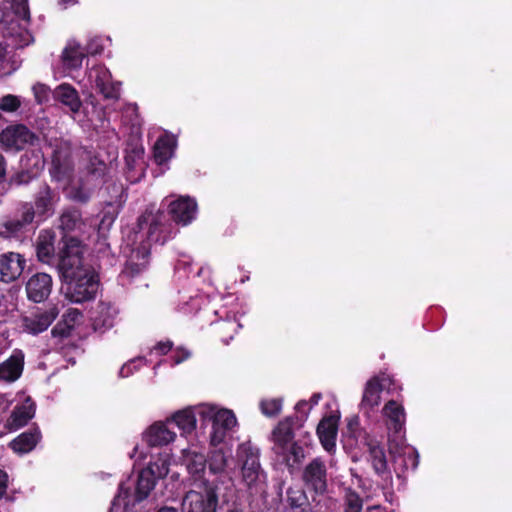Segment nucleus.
I'll list each match as a JSON object with an SVG mask.
<instances>
[{"mask_svg": "<svg viewBox=\"0 0 512 512\" xmlns=\"http://www.w3.org/2000/svg\"><path fill=\"white\" fill-rule=\"evenodd\" d=\"M20 106L21 101L18 96L7 94L0 99V110L3 112H15Z\"/></svg>", "mask_w": 512, "mask_h": 512, "instance_id": "obj_36", "label": "nucleus"}, {"mask_svg": "<svg viewBox=\"0 0 512 512\" xmlns=\"http://www.w3.org/2000/svg\"><path fill=\"white\" fill-rule=\"evenodd\" d=\"M36 179V176L19 168L9 177L7 180V186L9 189L24 187L28 186L32 181Z\"/></svg>", "mask_w": 512, "mask_h": 512, "instance_id": "obj_32", "label": "nucleus"}, {"mask_svg": "<svg viewBox=\"0 0 512 512\" xmlns=\"http://www.w3.org/2000/svg\"><path fill=\"white\" fill-rule=\"evenodd\" d=\"M304 480L316 493H324L327 484L326 470L323 463L319 460L312 461L305 469Z\"/></svg>", "mask_w": 512, "mask_h": 512, "instance_id": "obj_21", "label": "nucleus"}, {"mask_svg": "<svg viewBox=\"0 0 512 512\" xmlns=\"http://www.w3.org/2000/svg\"><path fill=\"white\" fill-rule=\"evenodd\" d=\"M157 512H177V510L173 507H163L159 509Z\"/></svg>", "mask_w": 512, "mask_h": 512, "instance_id": "obj_55", "label": "nucleus"}, {"mask_svg": "<svg viewBox=\"0 0 512 512\" xmlns=\"http://www.w3.org/2000/svg\"><path fill=\"white\" fill-rule=\"evenodd\" d=\"M45 167L44 155L40 148L26 150L20 157L19 168L36 176L41 175Z\"/></svg>", "mask_w": 512, "mask_h": 512, "instance_id": "obj_23", "label": "nucleus"}, {"mask_svg": "<svg viewBox=\"0 0 512 512\" xmlns=\"http://www.w3.org/2000/svg\"><path fill=\"white\" fill-rule=\"evenodd\" d=\"M11 8L18 18L27 22L30 20L28 0H12Z\"/></svg>", "mask_w": 512, "mask_h": 512, "instance_id": "obj_37", "label": "nucleus"}, {"mask_svg": "<svg viewBox=\"0 0 512 512\" xmlns=\"http://www.w3.org/2000/svg\"><path fill=\"white\" fill-rule=\"evenodd\" d=\"M126 162H127L128 165H130L128 157H126Z\"/></svg>", "mask_w": 512, "mask_h": 512, "instance_id": "obj_61", "label": "nucleus"}, {"mask_svg": "<svg viewBox=\"0 0 512 512\" xmlns=\"http://www.w3.org/2000/svg\"><path fill=\"white\" fill-rule=\"evenodd\" d=\"M169 468L166 459L151 463L143 469L136 480L128 479L120 485L118 495L115 497L111 512H132V508L146 499L155 486V480L168 474Z\"/></svg>", "mask_w": 512, "mask_h": 512, "instance_id": "obj_4", "label": "nucleus"}, {"mask_svg": "<svg viewBox=\"0 0 512 512\" xmlns=\"http://www.w3.org/2000/svg\"><path fill=\"white\" fill-rule=\"evenodd\" d=\"M307 406H308V402L306 400H300L296 404L295 409L298 413L301 414V417H297V416L294 417L295 421L304 422L308 418L311 408L310 407L307 408Z\"/></svg>", "mask_w": 512, "mask_h": 512, "instance_id": "obj_46", "label": "nucleus"}, {"mask_svg": "<svg viewBox=\"0 0 512 512\" xmlns=\"http://www.w3.org/2000/svg\"><path fill=\"white\" fill-rule=\"evenodd\" d=\"M383 390L382 384L380 383V379L376 376L369 379L366 383L361 406L367 407L368 409H373L378 406L381 399V392Z\"/></svg>", "mask_w": 512, "mask_h": 512, "instance_id": "obj_26", "label": "nucleus"}, {"mask_svg": "<svg viewBox=\"0 0 512 512\" xmlns=\"http://www.w3.org/2000/svg\"><path fill=\"white\" fill-rule=\"evenodd\" d=\"M294 425V416H288L272 430L271 438L278 448H303L300 441H295Z\"/></svg>", "mask_w": 512, "mask_h": 512, "instance_id": "obj_18", "label": "nucleus"}, {"mask_svg": "<svg viewBox=\"0 0 512 512\" xmlns=\"http://www.w3.org/2000/svg\"><path fill=\"white\" fill-rule=\"evenodd\" d=\"M58 314L59 310L56 306H53L43 313L36 315L34 318H26L25 325L31 333L39 334L52 324Z\"/></svg>", "mask_w": 512, "mask_h": 512, "instance_id": "obj_24", "label": "nucleus"}, {"mask_svg": "<svg viewBox=\"0 0 512 512\" xmlns=\"http://www.w3.org/2000/svg\"><path fill=\"white\" fill-rule=\"evenodd\" d=\"M71 198L75 202L86 204L91 198V193L83 187H78L72 191Z\"/></svg>", "mask_w": 512, "mask_h": 512, "instance_id": "obj_44", "label": "nucleus"}, {"mask_svg": "<svg viewBox=\"0 0 512 512\" xmlns=\"http://www.w3.org/2000/svg\"><path fill=\"white\" fill-rule=\"evenodd\" d=\"M9 476L8 474L0 469V499L6 494L8 487Z\"/></svg>", "mask_w": 512, "mask_h": 512, "instance_id": "obj_51", "label": "nucleus"}, {"mask_svg": "<svg viewBox=\"0 0 512 512\" xmlns=\"http://www.w3.org/2000/svg\"><path fill=\"white\" fill-rule=\"evenodd\" d=\"M73 328L63 320L59 321L51 330L53 337L66 338L71 335Z\"/></svg>", "mask_w": 512, "mask_h": 512, "instance_id": "obj_41", "label": "nucleus"}, {"mask_svg": "<svg viewBox=\"0 0 512 512\" xmlns=\"http://www.w3.org/2000/svg\"><path fill=\"white\" fill-rule=\"evenodd\" d=\"M55 234L51 230H42L36 240V256L43 264L51 265L56 259Z\"/></svg>", "mask_w": 512, "mask_h": 512, "instance_id": "obj_20", "label": "nucleus"}, {"mask_svg": "<svg viewBox=\"0 0 512 512\" xmlns=\"http://www.w3.org/2000/svg\"><path fill=\"white\" fill-rule=\"evenodd\" d=\"M82 314L77 309H69L66 313L63 314L62 319L65 323L69 324L72 328H74L75 323L81 317Z\"/></svg>", "mask_w": 512, "mask_h": 512, "instance_id": "obj_47", "label": "nucleus"}, {"mask_svg": "<svg viewBox=\"0 0 512 512\" xmlns=\"http://www.w3.org/2000/svg\"><path fill=\"white\" fill-rule=\"evenodd\" d=\"M20 454L23 453V452H27L28 450H22V449H19L17 450Z\"/></svg>", "mask_w": 512, "mask_h": 512, "instance_id": "obj_60", "label": "nucleus"}, {"mask_svg": "<svg viewBox=\"0 0 512 512\" xmlns=\"http://www.w3.org/2000/svg\"><path fill=\"white\" fill-rule=\"evenodd\" d=\"M196 212L197 203L188 196L171 201L167 211L149 207L137 219L136 238L145 235L150 242L164 245L177 235L178 225L186 226L195 219Z\"/></svg>", "mask_w": 512, "mask_h": 512, "instance_id": "obj_1", "label": "nucleus"}, {"mask_svg": "<svg viewBox=\"0 0 512 512\" xmlns=\"http://www.w3.org/2000/svg\"><path fill=\"white\" fill-rule=\"evenodd\" d=\"M133 234L134 243L139 241V244L131 250V254L120 273L119 277L122 281L126 280L131 282L146 270L149 263L151 245L153 242H150L145 235L143 237L138 235V238H136L135 227L133 228Z\"/></svg>", "mask_w": 512, "mask_h": 512, "instance_id": "obj_8", "label": "nucleus"}, {"mask_svg": "<svg viewBox=\"0 0 512 512\" xmlns=\"http://www.w3.org/2000/svg\"><path fill=\"white\" fill-rule=\"evenodd\" d=\"M261 412L268 417L277 416L282 409V400L280 398L264 399L260 402Z\"/></svg>", "mask_w": 512, "mask_h": 512, "instance_id": "obj_34", "label": "nucleus"}, {"mask_svg": "<svg viewBox=\"0 0 512 512\" xmlns=\"http://www.w3.org/2000/svg\"><path fill=\"white\" fill-rule=\"evenodd\" d=\"M176 140L170 136L159 137L153 147V157L158 165L167 163L173 156Z\"/></svg>", "mask_w": 512, "mask_h": 512, "instance_id": "obj_25", "label": "nucleus"}, {"mask_svg": "<svg viewBox=\"0 0 512 512\" xmlns=\"http://www.w3.org/2000/svg\"><path fill=\"white\" fill-rule=\"evenodd\" d=\"M340 442L342 448H381L379 441L361 426L360 417L357 414L345 418Z\"/></svg>", "mask_w": 512, "mask_h": 512, "instance_id": "obj_7", "label": "nucleus"}, {"mask_svg": "<svg viewBox=\"0 0 512 512\" xmlns=\"http://www.w3.org/2000/svg\"><path fill=\"white\" fill-rule=\"evenodd\" d=\"M41 439L40 431L37 429L21 433L9 444V448H35Z\"/></svg>", "mask_w": 512, "mask_h": 512, "instance_id": "obj_30", "label": "nucleus"}, {"mask_svg": "<svg viewBox=\"0 0 512 512\" xmlns=\"http://www.w3.org/2000/svg\"><path fill=\"white\" fill-rule=\"evenodd\" d=\"M108 170V166L104 160L100 159L99 156L94 155L90 157L87 165V172L89 175L96 179L102 178Z\"/></svg>", "mask_w": 512, "mask_h": 512, "instance_id": "obj_33", "label": "nucleus"}, {"mask_svg": "<svg viewBox=\"0 0 512 512\" xmlns=\"http://www.w3.org/2000/svg\"><path fill=\"white\" fill-rule=\"evenodd\" d=\"M6 175V160L4 156L0 153V178H3Z\"/></svg>", "mask_w": 512, "mask_h": 512, "instance_id": "obj_54", "label": "nucleus"}, {"mask_svg": "<svg viewBox=\"0 0 512 512\" xmlns=\"http://www.w3.org/2000/svg\"><path fill=\"white\" fill-rule=\"evenodd\" d=\"M260 465L256 457L251 456L246 459L242 467V475L244 482L249 486H253L259 479Z\"/></svg>", "mask_w": 512, "mask_h": 512, "instance_id": "obj_31", "label": "nucleus"}, {"mask_svg": "<svg viewBox=\"0 0 512 512\" xmlns=\"http://www.w3.org/2000/svg\"><path fill=\"white\" fill-rule=\"evenodd\" d=\"M34 414L35 403L31 397H27L21 405L15 407L11 417L17 426H24L34 417Z\"/></svg>", "mask_w": 512, "mask_h": 512, "instance_id": "obj_28", "label": "nucleus"}, {"mask_svg": "<svg viewBox=\"0 0 512 512\" xmlns=\"http://www.w3.org/2000/svg\"><path fill=\"white\" fill-rule=\"evenodd\" d=\"M173 348V342L170 340L158 342L151 350L155 351L159 355H167Z\"/></svg>", "mask_w": 512, "mask_h": 512, "instance_id": "obj_49", "label": "nucleus"}, {"mask_svg": "<svg viewBox=\"0 0 512 512\" xmlns=\"http://www.w3.org/2000/svg\"><path fill=\"white\" fill-rule=\"evenodd\" d=\"M89 80L104 99L117 101L120 98L121 82L113 81L111 72L104 65L94 66L89 73Z\"/></svg>", "mask_w": 512, "mask_h": 512, "instance_id": "obj_12", "label": "nucleus"}, {"mask_svg": "<svg viewBox=\"0 0 512 512\" xmlns=\"http://www.w3.org/2000/svg\"><path fill=\"white\" fill-rule=\"evenodd\" d=\"M312 440V435L307 432L303 436V440L298 439L297 441H300V444L302 445L303 448H308L309 446L312 445Z\"/></svg>", "mask_w": 512, "mask_h": 512, "instance_id": "obj_53", "label": "nucleus"}, {"mask_svg": "<svg viewBox=\"0 0 512 512\" xmlns=\"http://www.w3.org/2000/svg\"><path fill=\"white\" fill-rule=\"evenodd\" d=\"M370 512H379L378 509H373L372 511Z\"/></svg>", "mask_w": 512, "mask_h": 512, "instance_id": "obj_62", "label": "nucleus"}, {"mask_svg": "<svg viewBox=\"0 0 512 512\" xmlns=\"http://www.w3.org/2000/svg\"><path fill=\"white\" fill-rule=\"evenodd\" d=\"M382 413L388 429V448H412L406 444L404 406L395 400H389L385 403Z\"/></svg>", "mask_w": 512, "mask_h": 512, "instance_id": "obj_6", "label": "nucleus"}, {"mask_svg": "<svg viewBox=\"0 0 512 512\" xmlns=\"http://www.w3.org/2000/svg\"><path fill=\"white\" fill-rule=\"evenodd\" d=\"M60 228L71 232L82 224V212L79 208L71 206L63 210L59 218Z\"/></svg>", "mask_w": 512, "mask_h": 512, "instance_id": "obj_27", "label": "nucleus"}, {"mask_svg": "<svg viewBox=\"0 0 512 512\" xmlns=\"http://www.w3.org/2000/svg\"><path fill=\"white\" fill-rule=\"evenodd\" d=\"M340 421L339 411H332L319 421L316 434L322 448H335Z\"/></svg>", "mask_w": 512, "mask_h": 512, "instance_id": "obj_15", "label": "nucleus"}, {"mask_svg": "<svg viewBox=\"0 0 512 512\" xmlns=\"http://www.w3.org/2000/svg\"><path fill=\"white\" fill-rule=\"evenodd\" d=\"M201 424L199 427L198 442L199 447L203 448L209 444L216 447L220 444L225 448H249L248 436L242 439L237 418L232 410L214 409L201 410Z\"/></svg>", "mask_w": 512, "mask_h": 512, "instance_id": "obj_3", "label": "nucleus"}, {"mask_svg": "<svg viewBox=\"0 0 512 512\" xmlns=\"http://www.w3.org/2000/svg\"><path fill=\"white\" fill-rule=\"evenodd\" d=\"M116 219L114 213L105 212L99 223V231L109 230Z\"/></svg>", "mask_w": 512, "mask_h": 512, "instance_id": "obj_50", "label": "nucleus"}, {"mask_svg": "<svg viewBox=\"0 0 512 512\" xmlns=\"http://www.w3.org/2000/svg\"><path fill=\"white\" fill-rule=\"evenodd\" d=\"M322 399V394L320 392L314 393L311 398L309 399L308 404L309 407L312 409L314 406H316L319 401Z\"/></svg>", "mask_w": 512, "mask_h": 512, "instance_id": "obj_52", "label": "nucleus"}, {"mask_svg": "<svg viewBox=\"0 0 512 512\" xmlns=\"http://www.w3.org/2000/svg\"><path fill=\"white\" fill-rule=\"evenodd\" d=\"M52 277L47 273H36L26 283L27 298L34 303L44 302L52 291Z\"/></svg>", "mask_w": 512, "mask_h": 512, "instance_id": "obj_16", "label": "nucleus"}, {"mask_svg": "<svg viewBox=\"0 0 512 512\" xmlns=\"http://www.w3.org/2000/svg\"><path fill=\"white\" fill-rule=\"evenodd\" d=\"M26 259L16 252L0 255V279L9 283L18 279L24 271Z\"/></svg>", "mask_w": 512, "mask_h": 512, "instance_id": "obj_17", "label": "nucleus"}, {"mask_svg": "<svg viewBox=\"0 0 512 512\" xmlns=\"http://www.w3.org/2000/svg\"><path fill=\"white\" fill-rule=\"evenodd\" d=\"M25 354L20 349H14L11 355L0 363V380L12 383L18 380L24 370Z\"/></svg>", "mask_w": 512, "mask_h": 512, "instance_id": "obj_19", "label": "nucleus"}, {"mask_svg": "<svg viewBox=\"0 0 512 512\" xmlns=\"http://www.w3.org/2000/svg\"><path fill=\"white\" fill-rule=\"evenodd\" d=\"M62 162H61V159H60V156H59V151L58 150H54L53 152V156H52V167L50 169V174L52 176V178H55L57 180H60L61 179V174H62Z\"/></svg>", "mask_w": 512, "mask_h": 512, "instance_id": "obj_43", "label": "nucleus"}, {"mask_svg": "<svg viewBox=\"0 0 512 512\" xmlns=\"http://www.w3.org/2000/svg\"><path fill=\"white\" fill-rule=\"evenodd\" d=\"M60 200L58 192L47 183H42L33 194L32 201L21 202L13 219L2 224L1 238H19L30 229H36L55 213Z\"/></svg>", "mask_w": 512, "mask_h": 512, "instance_id": "obj_2", "label": "nucleus"}, {"mask_svg": "<svg viewBox=\"0 0 512 512\" xmlns=\"http://www.w3.org/2000/svg\"><path fill=\"white\" fill-rule=\"evenodd\" d=\"M190 356H191V353L187 349H185L183 347H178L174 351V355L172 356L173 364L174 365L181 364L182 362L189 359Z\"/></svg>", "mask_w": 512, "mask_h": 512, "instance_id": "obj_48", "label": "nucleus"}, {"mask_svg": "<svg viewBox=\"0 0 512 512\" xmlns=\"http://www.w3.org/2000/svg\"><path fill=\"white\" fill-rule=\"evenodd\" d=\"M372 456L373 467L376 472L381 473L386 469V458L384 450H370Z\"/></svg>", "mask_w": 512, "mask_h": 512, "instance_id": "obj_40", "label": "nucleus"}, {"mask_svg": "<svg viewBox=\"0 0 512 512\" xmlns=\"http://www.w3.org/2000/svg\"><path fill=\"white\" fill-rule=\"evenodd\" d=\"M83 50H84L86 56L87 55L95 56V55H99L103 52L104 46H103L100 38H93L86 44V47Z\"/></svg>", "mask_w": 512, "mask_h": 512, "instance_id": "obj_42", "label": "nucleus"}, {"mask_svg": "<svg viewBox=\"0 0 512 512\" xmlns=\"http://www.w3.org/2000/svg\"><path fill=\"white\" fill-rule=\"evenodd\" d=\"M75 2L76 0H61V4H63L64 6L68 4H74Z\"/></svg>", "mask_w": 512, "mask_h": 512, "instance_id": "obj_56", "label": "nucleus"}, {"mask_svg": "<svg viewBox=\"0 0 512 512\" xmlns=\"http://www.w3.org/2000/svg\"><path fill=\"white\" fill-rule=\"evenodd\" d=\"M86 54L79 44L67 46L62 53L63 64L69 69H78Z\"/></svg>", "mask_w": 512, "mask_h": 512, "instance_id": "obj_29", "label": "nucleus"}, {"mask_svg": "<svg viewBox=\"0 0 512 512\" xmlns=\"http://www.w3.org/2000/svg\"><path fill=\"white\" fill-rule=\"evenodd\" d=\"M225 325H226V326H234V323H230V322H228V323H225Z\"/></svg>", "mask_w": 512, "mask_h": 512, "instance_id": "obj_59", "label": "nucleus"}, {"mask_svg": "<svg viewBox=\"0 0 512 512\" xmlns=\"http://www.w3.org/2000/svg\"><path fill=\"white\" fill-rule=\"evenodd\" d=\"M291 454L294 456V457H297L298 455V451L297 450H290Z\"/></svg>", "mask_w": 512, "mask_h": 512, "instance_id": "obj_58", "label": "nucleus"}, {"mask_svg": "<svg viewBox=\"0 0 512 512\" xmlns=\"http://www.w3.org/2000/svg\"><path fill=\"white\" fill-rule=\"evenodd\" d=\"M66 285V297L73 303H84L96 297L99 288V278L89 268L73 270L71 275L60 274Z\"/></svg>", "mask_w": 512, "mask_h": 512, "instance_id": "obj_5", "label": "nucleus"}, {"mask_svg": "<svg viewBox=\"0 0 512 512\" xmlns=\"http://www.w3.org/2000/svg\"><path fill=\"white\" fill-rule=\"evenodd\" d=\"M0 145L6 151H21L40 145V137L24 124H12L0 133Z\"/></svg>", "mask_w": 512, "mask_h": 512, "instance_id": "obj_10", "label": "nucleus"}, {"mask_svg": "<svg viewBox=\"0 0 512 512\" xmlns=\"http://www.w3.org/2000/svg\"><path fill=\"white\" fill-rule=\"evenodd\" d=\"M57 268L60 274L68 276L73 270L83 268V251L81 241L77 237L64 235L58 244Z\"/></svg>", "mask_w": 512, "mask_h": 512, "instance_id": "obj_9", "label": "nucleus"}, {"mask_svg": "<svg viewBox=\"0 0 512 512\" xmlns=\"http://www.w3.org/2000/svg\"><path fill=\"white\" fill-rule=\"evenodd\" d=\"M195 460L193 463L188 464V470L192 474H199L203 472L206 466V462L202 456L195 455Z\"/></svg>", "mask_w": 512, "mask_h": 512, "instance_id": "obj_45", "label": "nucleus"}, {"mask_svg": "<svg viewBox=\"0 0 512 512\" xmlns=\"http://www.w3.org/2000/svg\"><path fill=\"white\" fill-rule=\"evenodd\" d=\"M32 91L38 104H43L49 101L51 90L47 85L36 83L32 87Z\"/></svg>", "mask_w": 512, "mask_h": 512, "instance_id": "obj_39", "label": "nucleus"}, {"mask_svg": "<svg viewBox=\"0 0 512 512\" xmlns=\"http://www.w3.org/2000/svg\"><path fill=\"white\" fill-rule=\"evenodd\" d=\"M53 97L67 106L72 113H78L82 107V101L78 91L68 83L58 85L53 91Z\"/></svg>", "mask_w": 512, "mask_h": 512, "instance_id": "obj_22", "label": "nucleus"}, {"mask_svg": "<svg viewBox=\"0 0 512 512\" xmlns=\"http://www.w3.org/2000/svg\"><path fill=\"white\" fill-rule=\"evenodd\" d=\"M362 500L353 491H347L345 495V512H361Z\"/></svg>", "mask_w": 512, "mask_h": 512, "instance_id": "obj_38", "label": "nucleus"}, {"mask_svg": "<svg viewBox=\"0 0 512 512\" xmlns=\"http://www.w3.org/2000/svg\"><path fill=\"white\" fill-rule=\"evenodd\" d=\"M218 497L211 488H205L204 492L191 490L183 499L184 512H216Z\"/></svg>", "mask_w": 512, "mask_h": 512, "instance_id": "obj_14", "label": "nucleus"}, {"mask_svg": "<svg viewBox=\"0 0 512 512\" xmlns=\"http://www.w3.org/2000/svg\"><path fill=\"white\" fill-rule=\"evenodd\" d=\"M148 361L143 356H137L131 360H129L127 363H125L120 371L119 376L122 378L129 377L132 375L135 371H137L141 365H147Z\"/></svg>", "mask_w": 512, "mask_h": 512, "instance_id": "obj_35", "label": "nucleus"}, {"mask_svg": "<svg viewBox=\"0 0 512 512\" xmlns=\"http://www.w3.org/2000/svg\"><path fill=\"white\" fill-rule=\"evenodd\" d=\"M171 429L177 427L180 437L185 439L188 448L199 447L197 418L195 409L191 406L179 409L165 418Z\"/></svg>", "mask_w": 512, "mask_h": 512, "instance_id": "obj_11", "label": "nucleus"}, {"mask_svg": "<svg viewBox=\"0 0 512 512\" xmlns=\"http://www.w3.org/2000/svg\"><path fill=\"white\" fill-rule=\"evenodd\" d=\"M176 439L177 434L166 419L155 421L142 433V440L149 448H162L172 444Z\"/></svg>", "mask_w": 512, "mask_h": 512, "instance_id": "obj_13", "label": "nucleus"}, {"mask_svg": "<svg viewBox=\"0 0 512 512\" xmlns=\"http://www.w3.org/2000/svg\"><path fill=\"white\" fill-rule=\"evenodd\" d=\"M227 512H243V511L241 509L234 508V509L228 510Z\"/></svg>", "mask_w": 512, "mask_h": 512, "instance_id": "obj_57", "label": "nucleus"}]
</instances>
